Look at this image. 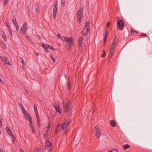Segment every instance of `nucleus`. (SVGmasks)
<instances>
[{
	"instance_id": "9b49d317",
	"label": "nucleus",
	"mask_w": 152,
	"mask_h": 152,
	"mask_svg": "<svg viewBox=\"0 0 152 152\" xmlns=\"http://www.w3.org/2000/svg\"><path fill=\"white\" fill-rule=\"evenodd\" d=\"M117 23L119 29L122 30L123 29L124 22L123 20L121 19L118 20Z\"/></svg>"
},
{
	"instance_id": "9d476101",
	"label": "nucleus",
	"mask_w": 152,
	"mask_h": 152,
	"mask_svg": "<svg viewBox=\"0 0 152 152\" xmlns=\"http://www.w3.org/2000/svg\"><path fill=\"white\" fill-rule=\"evenodd\" d=\"M54 107L55 108V110L56 112V114L57 115H59L62 113V110L60 107V105L58 104H55L54 105Z\"/></svg>"
},
{
	"instance_id": "58836bf2",
	"label": "nucleus",
	"mask_w": 152,
	"mask_h": 152,
	"mask_svg": "<svg viewBox=\"0 0 152 152\" xmlns=\"http://www.w3.org/2000/svg\"><path fill=\"white\" fill-rule=\"evenodd\" d=\"M96 108L95 107H94L93 108L92 110H91V111H92L91 112H92V113H94L96 111Z\"/></svg>"
},
{
	"instance_id": "8fccbe9b",
	"label": "nucleus",
	"mask_w": 152,
	"mask_h": 152,
	"mask_svg": "<svg viewBox=\"0 0 152 152\" xmlns=\"http://www.w3.org/2000/svg\"><path fill=\"white\" fill-rule=\"evenodd\" d=\"M36 55L37 56H38L39 55V53H36Z\"/></svg>"
},
{
	"instance_id": "4468645a",
	"label": "nucleus",
	"mask_w": 152,
	"mask_h": 152,
	"mask_svg": "<svg viewBox=\"0 0 152 152\" xmlns=\"http://www.w3.org/2000/svg\"><path fill=\"white\" fill-rule=\"evenodd\" d=\"M24 115V117L26 120L28 121H32L31 117L29 114L27 113Z\"/></svg>"
},
{
	"instance_id": "a18cd8bd",
	"label": "nucleus",
	"mask_w": 152,
	"mask_h": 152,
	"mask_svg": "<svg viewBox=\"0 0 152 152\" xmlns=\"http://www.w3.org/2000/svg\"><path fill=\"white\" fill-rule=\"evenodd\" d=\"M70 83L69 82L68 83V88H70Z\"/></svg>"
},
{
	"instance_id": "f3484780",
	"label": "nucleus",
	"mask_w": 152,
	"mask_h": 152,
	"mask_svg": "<svg viewBox=\"0 0 152 152\" xmlns=\"http://www.w3.org/2000/svg\"><path fill=\"white\" fill-rule=\"evenodd\" d=\"M104 43H105L107 37L108 35V31L105 29H104Z\"/></svg>"
},
{
	"instance_id": "412c9836",
	"label": "nucleus",
	"mask_w": 152,
	"mask_h": 152,
	"mask_svg": "<svg viewBox=\"0 0 152 152\" xmlns=\"http://www.w3.org/2000/svg\"><path fill=\"white\" fill-rule=\"evenodd\" d=\"M39 3H37L35 5V8L36 10V12H38L39 11Z\"/></svg>"
},
{
	"instance_id": "393cba45",
	"label": "nucleus",
	"mask_w": 152,
	"mask_h": 152,
	"mask_svg": "<svg viewBox=\"0 0 152 152\" xmlns=\"http://www.w3.org/2000/svg\"><path fill=\"white\" fill-rule=\"evenodd\" d=\"M51 146V143L49 141H46L45 144L46 147L49 148Z\"/></svg>"
},
{
	"instance_id": "f03ea898",
	"label": "nucleus",
	"mask_w": 152,
	"mask_h": 152,
	"mask_svg": "<svg viewBox=\"0 0 152 152\" xmlns=\"http://www.w3.org/2000/svg\"><path fill=\"white\" fill-rule=\"evenodd\" d=\"M63 39L67 43V44L69 45V48H70L71 46L73 44L74 38L72 37H65L63 38Z\"/></svg>"
},
{
	"instance_id": "a211bd4d",
	"label": "nucleus",
	"mask_w": 152,
	"mask_h": 152,
	"mask_svg": "<svg viewBox=\"0 0 152 152\" xmlns=\"http://www.w3.org/2000/svg\"><path fill=\"white\" fill-rule=\"evenodd\" d=\"M29 124L31 128V129L32 130V132L33 133H35V129L34 127V125L33 124L32 121H29Z\"/></svg>"
},
{
	"instance_id": "5701e85b",
	"label": "nucleus",
	"mask_w": 152,
	"mask_h": 152,
	"mask_svg": "<svg viewBox=\"0 0 152 152\" xmlns=\"http://www.w3.org/2000/svg\"><path fill=\"white\" fill-rule=\"evenodd\" d=\"M1 37L3 38L4 40L6 41L7 40V37L4 32H1Z\"/></svg>"
},
{
	"instance_id": "ddd939ff",
	"label": "nucleus",
	"mask_w": 152,
	"mask_h": 152,
	"mask_svg": "<svg viewBox=\"0 0 152 152\" xmlns=\"http://www.w3.org/2000/svg\"><path fill=\"white\" fill-rule=\"evenodd\" d=\"M6 130L8 134L10 136H12L13 138H15L14 136L13 135L12 131L10 129L9 127H6Z\"/></svg>"
},
{
	"instance_id": "3c124183",
	"label": "nucleus",
	"mask_w": 152,
	"mask_h": 152,
	"mask_svg": "<svg viewBox=\"0 0 152 152\" xmlns=\"http://www.w3.org/2000/svg\"><path fill=\"white\" fill-rule=\"evenodd\" d=\"M2 126V123L1 122H0V126L1 127Z\"/></svg>"
},
{
	"instance_id": "de8ad7c7",
	"label": "nucleus",
	"mask_w": 152,
	"mask_h": 152,
	"mask_svg": "<svg viewBox=\"0 0 152 152\" xmlns=\"http://www.w3.org/2000/svg\"><path fill=\"white\" fill-rule=\"evenodd\" d=\"M1 121H2V118L1 116H0V122H1Z\"/></svg>"
},
{
	"instance_id": "4be33fe9",
	"label": "nucleus",
	"mask_w": 152,
	"mask_h": 152,
	"mask_svg": "<svg viewBox=\"0 0 152 152\" xmlns=\"http://www.w3.org/2000/svg\"><path fill=\"white\" fill-rule=\"evenodd\" d=\"M61 126V124H58L57 125L55 129V133L56 134H57L58 133V131L60 129Z\"/></svg>"
},
{
	"instance_id": "f704fd0d",
	"label": "nucleus",
	"mask_w": 152,
	"mask_h": 152,
	"mask_svg": "<svg viewBox=\"0 0 152 152\" xmlns=\"http://www.w3.org/2000/svg\"><path fill=\"white\" fill-rule=\"evenodd\" d=\"M15 27L16 31H19V26L18 24L15 25Z\"/></svg>"
},
{
	"instance_id": "e433bc0d",
	"label": "nucleus",
	"mask_w": 152,
	"mask_h": 152,
	"mask_svg": "<svg viewBox=\"0 0 152 152\" xmlns=\"http://www.w3.org/2000/svg\"><path fill=\"white\" fill-rule=\"evenodd\" d=\"M106 56V53L104 50H103V53L102 54V56L103 57H104Z\"/></svg>"
},
{
	"instance_id": "7ed1b4c3",
	"label": "nucleus",
	"mask_w": 152,
	"mask_h": 152,
	"mask_svg": "<svg viewBox=\"0 0 152 152\" xmlns=\"http://www.w3.org/2000/svg\"><path fill=\"white\" fill-rule=\"evenodd\" d=\"M71 105V102L69 101H67L64 102L63 108L65 113H67L69 111Z\"/></svg>"
},
{
	"instance_id": "6ab92c4d",
	"label": "nucleus",
	"mask_w": 152,
	"mask_h": 152,
	"mask_svg": "<svg viewBox=\"0 0 152 152\" xmlns=\"http://www.w3.org/2000/svg\"><path fill=\"white\" fill-rule=\"evenodd\" d=\"M36 116L37 119V125L39 127H41V123L39 115H37Z\"/></svg>"
},
{
	"instance_id": "bb28decb",
	"label": "nucleus",
	"mask_w": 152,
	"mask_h": 152,
	"mask_svg": "<svg viewBox=\"0 0 152 152\" xmlns=\"http://www.w3.org/2000/svg\"><path fill=\"white\" fill-rule=\"evenodd\" d=\"M34 109L36 113V115L37 116V115H39L37 110V107L36 105H34Z\"/></svg>"
},
{
	"instance_id": "aec40b11",
	"label": "nucleus",
	"mask_w": 152,
	"mask_h": 152,
	"mask_svg": "<svg viewBox=\"0 0 152 152\" xmlns=\"http://www.w3.org/2000/svg\"><path fill=\"white\" fill-rule=\"evenodd\" d=\"M111 125L113 127H115L116 126V122L114 120H111L110 121Z\"/></svg>"
},
{
	"instance_id": "09e8293b",
	"label": "nucleus",
	"mask_w": 152,
	"mask_h": 152,
	"mask_svg": "<svg viewBox=\"0 0 152 152\" xmlns=\"http://www.w3.org/2000/svg\"><path fill=\"white\" fill-rule=\"evenodd\" d=\"M57 37L60 38V35L59 34H58L57 35Z\"/></svg>"
},
{
	"instance_id": "473e14b6",
	"label": "nucleus",
	"mask_w": 152,
	"mask_h": 152,
	"mask_svg": "<svg viewBox=\"0 0 152 152\" xmlns=\"http://www.w3.org/2000/svg\"><path fill=\"white\" fill-rule=\"evenodd\" d=\"M50 57L51 59V60L54 63H55L56 62V60L55 59L53 58V57L51 55H50Z\"/></svg>"
},
{
	"instance_id": "0eeeda50",
	"label": "nucleus",
	"mask_w": 152,
	"mask_h": 152,
	"mask_svg": "<svg viewBox=\"0 0 152 152\" xmlns=\"http://www.w3.org/2000/svg\"><path fill=\"white\" fill-rule=\"evenodd\" d=\"M94 132L95 134V136L97 138H99L100 137L101 133L100 130L98 126H95L94 129Z\"/></svg>"
},
{
	"instance_id": "423d86ee",
	"label": "nucleus",
	"mask_w": 152,
	"mask_h": 152,
	"mask_svg": "<svg viewBox=\"0 0 152 152\" xmlns=\"http://www.w3.org/2000/svg\"><path fill=\"white\" fill-rule=\"evenodd\" d=\"M27 24L26 22H25L23 24L19 33L20 35H23L25 34L27 28Z\"/></svg>"
},
{
	"instance_id": "a19ab883",
	"label": "nucleus",
	"mask_w": 152,
	"mask_h": 152,
	"mask_svg": "<svg viewBox=\"0 0 152 152\" xmlns=\"http://www.w3.org/2000/svg\"><path fill=\"white\" fill-rule=\"evenodd\" d=\"M2 47L4 49H5L6 48V46L5 44L2 45Z\"/></svg>"
},
{
	"instance_id": "37998d69",
	"label": "nucleus",
	"mask_w": 152,
	"mask_h": 152,
	"mask_svg": "<svg viewBox=\"0 0 152 152\" xmlns=\"http://www.w3.org/2000/svg\"><path fill=\"white\" fill-rule=\"evenodd\" d=\"M141 36H143L144 37H146L147 35H146V34H145L143 33H142V34H141Z\"/></svg>"
},
{
	"instance_id": "49530a36",
	"label": "nucleus",
	"mask_w": 152,
	"mask_h": 152,
	"mask_svg": "<svg viewBox=\"0 0 152 152\" xmlns=\"http://www.w3.org/2000/svg\"><path fill=\"white\" fill-rule=\"evenodd\" d=\"M12 142H13V144H15V140L14 139L12 140Z\"/></svg>"
},
{
	"instance_id": "a878e982",
	"label": "nucleus",
	"mask_w": 152,
	"mask_h": 152,
	"mask_svg": "<svg viewBox=\"0 0 152 152\" xmlns=\"http://www.w3.org/2000/svg\"><path fill=\"white\" fill-rule=\"evenodd\" d=\"M83 17L77 16V22L80 23L81 21L82 18Z\"/></svg>"
},
{
	"instance_id": "ea45409f",
	"label": "nucleus",
	"mask_w": 152,
	"mask_h": 152,
	"mask_svg": "<svg viewBox=\"0 0 152 152\" xmlns=\"http://www.w3.org/2000/svg\"><path fill=\"white\" fill-rule=\"evenodd\" d=\"M21 62L23 64V68H24V67L25 66V65L24 61L23 60H22L21 61Z\"/></svg>"
},
{
	"instance_id": "cd10ccee",
	"label": "nucleus",
	"mask_w": 152,
	"mask_h": 152,
	"mask_svg": "<svg viewBox=\"0 0 152 152\" xmlns=\"http://www.w3.org/2000/svg\"><path fill=\"white\" fill-rule=\"evenodd\" d=\"M123 147V148L124 149L126 150L127 149L129 148L130 147V145H129L128 144H126V145H124Z\"/></svg>"
},
{
	"instance_id": "1a4fd4ad",
	"label": "nucleus",
	"mask_w": 152,
	"mask_h": 152,
	"mask_svg": "<svg viewBox=\"0 0 152 152\" xmlns=\"http://www.w3.org/2000/svg\"><path fill=\"white\" fill-rule=\"evenodd\" d=\"M70 123V121L68 120L66 121L62 125V129L63 131L66 132L68 126Z\"/></svg>"
},
{
	"instance_id": "c756f323",
	"label": "nucleus",
	"mask_w": 152,
	"mask_h": 152,
	"mask_svg": "<svg viewBox=\"0 0 152 152\" xmlns=\"http://www.w3.org/2000/svg\"><path fill=\"white\" fill-rule=\"evenodd\" d=\"M8 31L10 33V35L11 36V37H12V30L10 28V26H9V27L8 28Z\"/></svg>"
},
{
	"instance_id": "7c9ffc66",
	"label": "nucleus",
	"mask_w": 152,
	"mask_h": 152,
	"mask_svg": "<svg viewBox=\"0 0 152 152\" xmlns=\"http://www.w3.org/2000/svg\"><path fill=\"white\" fill-rule=\"evenodd\" d=\"M22 110L23 113L24 115L27 113L25 110L24 109V107H22Z\"/></svg>"
},
{
	"instance_id": "c9c22d12",
	"label": "nucleus",
	"mask_w": 152,
	"mask_h": 152,
	"mask_svg": "<svg viewBox=\"0 0 152 152\" xmlns=\"http://www.w3.org/2000/svg\"><path fill=\"white\" fill-rule=\"evenodd\" d=\"M8 2V0H4V6H5L6 5Z\"/></svg>"
},
{
	"instance_id": "c85d7f7f",
	"label": "nucleus",
	"mask_w": 152,
	"mask_h": 152,
	"mask_svg": "<svg viewBox=\"0 0 152 152\" xmlns=\"http://www.w3.org/2000/svg\"><path fill=\"white\" fill-rule=\"evenodd\" d=\"M138 32L135 31L133 29H131V34L132 35H133L134 34H138Z\"/></svg>"
},
{
	"instance_id": "2eb2a0df",
	"label": "nucleus",
	"mask_w": 152,
	"mask_h": 152,
	"mask_svg": "<svg viewBox=\"0 0 152 152\" xmlns=\"http://www.w3.org/2000/svg\"><path fill=\"white\" fill-rule=\"evenodd\" d=\"M77 16L83 17V11L82 9H80L76 13Z\"/></svg>"
},
{
	"instance_id": "f8f14e48",
	"label": "nucleus",
	"mask_w": 152,
	"mask_h": 152,
	"mask_svg": "<svg viewBox=\"0 0 152 152\" xmlns=\"http://www.w3.org/2000/svg\"><path fill=\"white\" fill-rule=\"evenodd\" d=\"M0 58L1 59L5 64H8L10 66L12 65L9 62L7 58L5 57H1Z\"/></svg>"
},
{
	"instance_id": "39448f33",
	"label": "nucleus",
	"mask_w": 152,
	"mask_h": 152,
	"mask_svg": "<svg viewBox=\"0 0 152 152\" xmlns=\"http://www.w3.org/2000/svg\"><path fill=\"white\" fill-rule=\"evenodd\" d=\"M58 2L57 0H56L54 4V7L53 10V15L54 19L56 18V14L58 10Z\"/></svg>"
},
{
	"instance_id": "c03bdc74",
	"label": "nucleus",
	"mask_w": 152,
	"mask_h": 152,
	"mask_svg": "<svg viewBox=\"0 0 152 152\" xmlns=\"http://www.w3.org/2000/svg\"><path fill=\"white\" fill-rule=\"evenodd\" d=\"M61 2L63 4H64L65 3V1L64 0H61Z\"/></svg>"
},
{
	"instance_id": "72a5a7b5",
	"label": "nucleus",
	"mask_w": 152,
	"mask_h": 152,
	"mask_svg": "<svg viewBox=\"0 0 152 152\" xmlns=\"http://www.w3.org/2000/svg\"><path fill=\"white\" fill-rule=\"evenodd\" d=\"M12 22L14 25L18 24L15 19L13 18L12 19Z\"/></svg>"
},
{
	"instance_id": "b1692460",
	"label": "nucleus",
	"mask_w": 152,
	"mask_h": 152,
	"mask_svg": "<svg viewBox=\"0 0 152 152\" xmlns=\"http://www.w3.org/2000/svg\"><path fill=\"white\" fill-rule=\"evenodd\" d=\"M50 123H49L48 126H46V128L47 129V131L46 132V135H47L48 134L50 129Z\"/></svg>"
},
{
	"instance_id": "f257e3e1",
	"label": "nucleus",
	"mask_w": 152,
	"mask_h": 152,
	"mask_svg": "<svg viewBox=\"0 0 152 152\" xmlns=\"http://www.w3.org/2000/svg\"><path fill=\"white\" fill-rule=\"evenodd\" d=\"M118 38L115 37L109 49V56L111 58L114 53L115 48L117 45Z\"/></svg>"
},
{
	"instance_id": "20e7f679",
	"label": "nucleus",
	"mask_w": 152,
	"mask_h": 152,
	"mask_svg": "<svg viewBox=\"0 0 152 152\" xmlns=\"http://www.w3.org/2000/svg\"><path fill=\"white\" fill-rule=\"evenodd\" d=\"M90 29V23L87 22L86 23L85 28L83 31V35L84 36L87 35Z\"/></svg>"
},
{
	"instance_id": "dca6fc26",
	"label": "nucleus",
	"mask_w": 152,
	"mask_h": 152,
	"mask_svg": "<svg viewBox=\"0 0 152 152\" xmlns=\"http://www.w3.org/2000/svg\"><path fill=\"white\" fill-rule=\"evenodd\" d=\"M83 38L82 37H79L78 40V43L80 47H81L83 42Z\"/></svg>"
},
{
	"instance_id": "4c0bfd02",
	"label": "nucleus",
	"mask_w": 152,
	"mask_h": 152,
	"mask_svg": "<svg viewBox=\"0 0 152 152\" xmlns=\"http://www.w3.org/2000/svg\"><path fill=\"white\" fill-rule=\"evenodd\" d=\"M111 152H118V151L116 149H114L111 150Z\"/></svg>"
},
{
	"instance_id": "2f4dec72",
	"label": "nucleus",
	"mask_w": 152,
	"mask_h": 152,
	"mask_svg": "<svg viewBox=\"0 0 152 152\" xmlns=\"http://www.w3.org/2000/svg\"><path fill=\"white\" fill-rule=\"evenodd\" d=\"M110 25V22L108 21L107 22L106 25V27L107 28H108Z\"/></svg>"
},
{
	"instance_id": "79ce46f5",
	"label": "nucleus",
	"mask_w": 152,
	"mask_h": 152,
	"mask_svg": "<svg viewBox=\"0 0 152 152\" xmlns=\"http://www.w3.org/2000/svg\"><path fill=\"white\" fill-rule=\"evenodd\" d=\"M0 82L3 84H4V81L2 80L1 78L0 77Z\"/></svg>"
},
{
	"instance_id": "6e6552de",
	"label": "nucleus",
	"mask_w": 152,
	"mask_h": 152,
	"mask_svg": "<svg viewBox=\"0 0 152 152\" xmlns=\"http://www.w3.org/2000/svg\"><path fill=\"white\" fill-rule=\"evenodd\" d=\"M42 46L44 48V49L46 52H48V48L52 50L53 51H55V49L52 46H50L48 44H45L42 43Z\"/></svg>"
}]
</instances>
